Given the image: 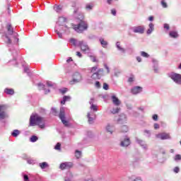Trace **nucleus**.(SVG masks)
<instances>
[{
  "instance_id": "1",
  "label": "nucleus",
  "mask_w": 181,
  "mask_h": 181,
  "mask_svg": "<svg viewBox=\"0 0 181 181\" xmlns=\"http://www.w3.org/2000/svg\"><path fill=\"white\" fill-rule=\"evenodd\" d=\"M74 16L76 18V19H78V21H80L78 25H73V29L74 31L77 32V33H81L82 32H84V30H87L88 27L87 25V23L83 21L84 19V14L80 11V8H74Z\"/></svg>"
},
{
  "instance_id": "2",
  "label": "nucleus",
  "mask_w": 181,
  "mask_h": 181,
  "mask_svg": "<svg viewBox=\"0 0 181 181\" xmlns=\"http://www.w3.org/2000/svg\"><path fill=\"white\" fill-rule=\"evenodd\" d=\"M13 35L16 40L15 43H18V42H19V38H18V33L13 32V28H12V24L9 23L7 25V33L4 34V36L6 37L5 42L8 47L12 45V40H11V38L9 37V35Z\"/></svg>"
},
{
  "instance_id": "3",
  "label": "nucleus",
  "mask_w": 181,
  "mask_h": 181,
  "mask_svg": "<svg viewBox=\"0 0 181 181\" xmlns=\"http://www.w3.org/2000/svg\"><path fill=\"white\" fill-rule=\"evenodd\" d=\"M35 125H38L41 129H44L46 127L43 122V117L37 114L32 115L30 117V127H35Z\"/></svg>"
},
{
  "instance_id": "4",
  "label": "nucleus",
  "mask_w": 181,
  "mask_h": 181,
  "mask_svg": "<svg viewBox=\"0 0 181 181\" xmlns=\"http://www.w3.org/2000/svg\"><path fill=\"white\" fill-rule=\"evenodd\" d=\"M69 42L73 45L77 46L78 47H81V49L83 53L88 54V53H90V47H88V45L87 44L86 42H84L83 40H81V41L77 40L74 38H71L69 40Z\"/></svg>"
},
{
  "instance_id": "5",
  "label": "nucleus",
  "mask_w": 181,
  "mask_h": 181,
  "mask_svg": "<svg viewBox=\"0 0 181 181\" xmlns=\"http://www.w3.org/2000/svg\"><path fill=\"white\" fill-rule=\"evenodd\" d=\"M54 30L59 39H62L63 32H65L66 33H70V28L67 27V25H57L55 26Z\"/></svg>"
},
{
  "instance_id": "6",
  "label": "nucleus",
  "mask_w": 181,
  "mask_h": 181,
  "mask_svg": "<svg viewBox=\"0 0 181 181\" xmlns=\"http://www.w3.org/2000/svg\"><path fill=\"white\" fill-rule=\"evenodd\" d=\"M66 110L65 107H61L60 108V112L59 114V118L61 119L62 124L64 125V127H70V123L68 122L67 119H66V112H64Z\"/></svg>"
},
{
  "instance_id": "7",
  "label": "nucleus",
  "mask_w": 181,
  "mask_h": 181,
  "mask_svg": "<svg viewBox=\"0 0 181 181\" xmlns=\"http://www.w3.org/2000/svg\"><path fill=\"white\" fill-rule=\"evenodd\" d=\"M81 81H83V76L80 72H75L72 75V80L69 81V84L74 85L81 83Z\"/></svg>"
},
{
  "instance_id": "8",
  "label": "nucleus",
  "mask_w": 181,
  "mask_h": 181,
  "mask_svg": "<svg viewBox=\"0 0 181 181\" xmlns=\"http://www.w3.org/2000/svg\"><path fill=\"white\" fill-rule=\"evenodd\" d=\"M168 77L176 84L181 85V74L175 72H170L168 74Z\"/></svg>"
},
{
  "instance_id": "9",
  "label": "nucleus",
  "mask_w": 181,
  "mask_h": 181,
  "mask_svg": "<svg viewBox=\"0 0 181 181\" xmlns=\"http://www.w3.org/2000/svg\"><path fill=\"white\" fill-rule=\"evenodd\" d=\"M131 30L133 33H139L143 35L145 32V27L144 25H137L131 28Z\"/></svg>"
},
{
  "instance_id": "10",
  "label": "nucleus",
  "mask_w": 181,
  "mask_h": 181,
  "mask_svg": "<svg viewBox=\"0 0 181 181\" xmlns=\"http://www.w3.org/2000/svg\"><path fill=\"white\" fill-rule=\"evenodd\" d=\"M156 138H157V139H160L161 141H165L166 139H172L170 134L166 132L158 133L156 134Z\"/></svg>"
},
{
  "instance_id": "11",
  "label": "nucleus",
  "mask_w": 181,
  "mask_h": 181,
  "mask_svg": "<svg viewBox=\"0 0 181 181\" xmlns=\"http://www.w3.org/2000/svg\"><path fill=\"white\" fill-rule=\"evenodd\" d=\"M131 145V140L129 139V137L125 136L123 140L120 142V146H122L123 148H127Z\"/></svg>"
},
{
  "instance_id": "12",
  "label": "nucleus",
  "mask_w": 181,
  "mask_h": 181,
  "mask_svg": "<svg viewBox=\"0 0 181 181\" xmlns=\"http://www.w3.org/2000/svg\"><path fill=\"white\" fill-rule=\"evenodd\" d=\"M73 168V163L65 162L60 164L59 169L64 170V169H71Z\"/></svg>"
},
{
  "instance_id": "13",
  "label": "nucleus",
  "mask_w": 181,
  "mask_h": 181,
  "mask_svg": "<svg viewBox=\"0 0 181 181\" xmlns=\"http://www.w3.org/2000/svg\"><path fill=\"white\" fill-rule=\"evenodd\" d=\"M143 88L141 86H134L131 89V93L133 95H138V94H141L142 93Z\"/></svg>"
},
{
  "instance_id": "14",
  "label": "nucleus",
  "mask_w": 181,
  "mask_h": 181,
  "mask_svg": "<svg viewBox=\"0 0 181 181\" xmlns=\"http://www.w3.org/2000/svg\"><path fill=\"white\" fill-rule=\"evenodd\" d=\"M127 115L121 113L117 119L118 124H127Z\"/></svg>"
},
{
  "instance_id": "15",
  "label": "nucleus",
  "mask_w": 181,
  "mask_h": 181,
  "mask_svg": "<svg viewBox=\"0 0 181 181\" xmlns=\"http://www.w3.org/2000/svg\"><path fill=\"white\" fill-rule=\"evenodd\" d=\"M136 144L140 145V146H141L143 149H145L146 151V149H148V145H146V143L145 142V141L140 139L138 137H136Z\"/></svg>"
},
{
  "instance_id": "16",
  "label": "nucleus",
  "mask_w": 181,
  "mask_h": 181,
  "mask_svg": "<svg viewBox=\"0 0 181 181\" xmlns=\"http://www.w3.org/2000/svg\"><path fill=\"white\" fill-rule=\"evenodd\" d=\"M152 63L154 73H159V64L158 62V60L153 59Z\"/></svg>"
},
{
  "instance_id": "17",
  "label": "nucleus",
  "mask_w": 181,
  "mask_h": 181,
  "mask_svg": "<svg viewBox=\"0 0 181 181\" xmlns=\"http://www.w3.org/2000/svg\"><path fill=\"white\" fill-rule=\"evenodd\" d=\"M111 100L114 104V105H121V101L119 100V99H118V98H117V96L115 95H112L111 96Z\"/></svg>"
},
{
  "instance_id": "18",
  "label": "nucleus",
  "mask_w": 181,
  "mask_h": 181,
  "mask_svg": "<svg viewBox=\"0 0 181 181\" xmlns=\"http://www.w3.org/2000/svg\"><path fill=\"white\" fill-rule=\"evenodd\" d=\"M155 30V24L153 23H150L148 24V29L146 31L147 35H151L152 32Z\"/></svg>"
},
{
  "instance_id": "19",
  "label": "nucleus",
  "mask_w": 181,
  "mask_h": 181,
  "mask_svg": "<svg viewBox=\"0 0 181 181\" xmlns=\"http://www.w3.org/2000/svg\"><path fill=\"white\" fill-rule=\"evenodd\" d=\"M116 47L119 52H121V53H126L127 50L125 48L121 47V42L117 41L116 42Z\"/></svg>"
},
{
  "instance_id": "20",
  "label": "nucleus",
  "mask_w": 181,
  "mask_h": 181,
  "mask_svg": "<svg viewBox=\"0 0 181 181\" xmlns=\"http://www.w3.org/2000/svg\"><path fill=\"white\" fill-rule=\"evenodd\" d=\"M67 19L65 17H59L58 19V21L57 23V25L59 26H64V23H66V21Z\"/></svg>"
},
{
  "instance_id": "21",
  "label": "nucleus",
  "mask_w": 181,
  "mask_h": 181,
  "mask_svg": "<svg viewBox=\"0 0 181 181\" xmlns=\"http://www.w3.org/2000/svg\"><path fill=\"white\" fill-rule=\"evenodd\" d=\"M99 42L102 46V47H103L104 49H107V47L108 46V42L105 40L104 38H103V37L99 38Z\"/></svg>"
},
{
  "instance_id": "22",
  "label": "nucleus",
  "mask_w": 181,
  "mask_h": 181,
  "mask_svg": "<svg viewBox=\"0 0 181 181\" xmlns=\"http://www.w3.org/2000/svg\"><path fill=\"white\" fill-rule=\"evenodd\" d=\"M4 93L6 95H13L15 94V90L13 88H6L4 89Z\"/></svg>"
},
{
  "instance_id": "23",
  "label": "nucleus",
  "mask_w": 181,
  "mask_h": 181,
  "mask_svg": "<svg viewBox=\"0 0 181 181\" xmlns=\"http://www.w3.org/2000/svg\"><path fill=\"white\" fill-rule=\"evenodd\" d=\"M37 86L39 88V90H44L45 94H48V93H50V90L45 88V84L40 83H37Z\"/></svg>"
},
{
  "instance_id": "24",
  "label": "nucleus",
  "mask_w": 181,
  "mask_h": 181,
  "mask_svg": "<svg viewBox=\"0 0 181 181\" xmlns=\"http://www.w3.org/2000/svg\"><path fill=\"white\" fill-rule=\"evenodd\" d=\"M6 113L4 112V105H0V119H5Z\"/></svg>"
},
{
  "instance_id": "25",
  "label": "nucleus",
  "mask_w": 181,
  "mask_h": 181,
  "mask_svg": "<svg viewBox=\"0 0 181 181\" xmlns=\"http://www.w3.org/2000/svg\"><path fill=\"white\" fill-rule=\"evenodd\" d=\"M169 36L173 39H177V37H179V34L177 31H170Z\"/></svg>"
},
{
  "instance_id": "26",
  "label": "nucleus",
  "mask_w": 181,
  "mask_h": 181,
  "mask_svg": "<svg viewBox=\"0 0 181 181\" xmlns=\"http://www.w3.org/2000/svg\"><path fill=\"white\" fill-rule=\"evenodd\" d=\"M20 134H21V131H19L18 129H14L11 132V136H13L14 138H18V136H19Z\"/></svg>"
},
{
  "instance_id": "27",
  "label": "nucleus",
  "mask_w": 181,
  "mask_h": 181,
  "mask_svg": "<svg viewBox=\"0 0 181 181\" xmlns=\"http://www.w3.org/2000/svg\"><path fill=\"white\" fill-rule=\"evenodd\" d=\"M91 78H93V80H100V78H101V76H100L97 72H94L91 76Z\"/></svg>"
},
{
  "instance_id": "28",
  "label": "nucleus",
  "mask_w": 181,
  "mask_h": 181,
  "mask_svg": "<svg viewBox=\"0 0 181 181\" xmlns=\"http://www.w3.org/2000/svg\"><path fill=\"white\" fill-rule=\"evenodd\" d=\"M71 98L70 96L64 95L63 97L62 100H61V104H63V105L66 104V101H70Z\"/></svg>"
},
{
  "instance_id": "29",
  "label": "nucleus",
  "mask_w": 181,
  "mask_h": 181,
  "mask_svg": "<svg viewBox=\"0 0 181 181\" xmlns=\"http://www.w3.org/2000/svg\"><path fill=\"white\" fill-rule=\"evenodd\" d=\"M39 166L42 169H46V168H49V164L46 162H42V163H39Z\"/></svg>"
},
{
  "instance_id": "30",
  "label": "nucleus",
  "mask_w": 181,
  "mask_h": 181,
  "mask_svg": "<svg viewBox=\"0 0 181 181\" xmlns=\"http://www.w3.org/2000/svg\"><path fill=\"white\" fill-rule=\"evenodd\" d=\"M93 8H94V4H93V3L88 4L86 6V9L87 11H92Z\"/></svg>"
},
{
  "instance_id": "31",
  "label": "nucleus",
  "mask_w": 181,
  "mask_h": 181,
  "mask_svg": "<svg viewBox=\"0 0 181 181\" xmlns=\"http://www.w3.org/2000/svg\"><path fill=\"white\" fill-rule=\"evenodd\" d=\"M129 179L131 181H142V178H141V177L132 176Z\"/></svg>"
},
{
  "instance_id": "32",
  "label": "nucleus",
  "mask_w": 181,
  "mask_h": 181,
  "mask_svg": "<svg viewBox=\"0 0 181 181\" xmlns=\"http://www.w3.org/2000/svg\"><path fill=\"white\" fill-rule=\"evenodd\" d=\"M54 10L56 11L58 13L62 12V6H54Z\"/></svg>"
},
{
  "instance_id": "33",
  "label": "nucleus",
  "mask_w": 181,
  "mask_h": 181,
  "mask_svg": "<svg viewBox=\"0 0 181 181\" xmlns=\"http://www.w3.org/2000/svg\"><path fill=\"white\" fill-rule=\"evenodd\" d=\"M128 126L123 125L121 127L120 131L121 132H128Z\"/></svg>"
},
{
  "instance_id": "34",
  "label": "nucleus",
  "mask_w": 181,
  "mask_h": 181,
  "mask_svg": "<svg viewBox=\"0 0 181 181\" xmlns=\"http://www.w3.org/2000/svg\"><path fill=\"white\" fill-rule=\"evenodd\" d=\"M90 110L96 112V111H98V107L97 106V105H90Z\"/></svg>"
},
{
  "instance_id": "35",
  "label": "nucleus",
  "mask_w": 181,
  "mask_h": 181,
  "mask_svg": "<svg viewBox=\"0 0 181 181\" xmlns=\"http://www.w3.org/2000/svg\"><path fill=\"white\" fill-rule=\"evenodd\" d=\"M38 139H39V137H37V136L33 135L30 137V142H36Z\"/></svg>"
},
{
  "instance_id": "36",
  "label": "nucleus",
  "mask_w": 181,
  "mask_h": 181,
  "mask_svg": "<svg viewBox=\"0 0 181 181\" xmlns=\"http://www.w3.org/2000/svg\"><path fill=\"white\" fill-rule=\"evenodd\" d=\"M95 119V117L89 116L88 117V124H94V120Z\"/></svg>"
},
{
  "instance_id": "37",
  "label": "nucleus",
  "mask_w": 181,
  "mask_h": 181,
  "mask_svg": "<svg viewBox=\"0 0 181 181\" xmlns=\"http://www.w3.org/2000/svg\"><path fill=\"white\" fill-rule=\"evenodd\" d=\"M75 156L77 159H80V158H81V151L76 150L75 152Z\"/></svg>"
},
{
  "instance_id": "38",
  "label": "nucleus",
  "mask_w": 181,
  "mask_h": 181,
  "mask_svg": "<svg viewBox=\"0 0 181 181\" xmlns=\"http://www.w3.org/2000/svg\"><path fill=\"white\" fill-rule=\"evenodd\" d=\"M160 5L164 8H168V3H166V1L165 0H161Z\"/></svg>"
},
{
  "instance_id": "39",
  "label": "nucleus",
  "mask_w": 181,
  "mask_h": 181,
  "mask_svg": "<svg viewBox=\"0 0 181 181\" xmlns=\"http://www.w3.org/2000/svg\"><path fill=\"white\" fill-rule=\"evenodd\" d=\"M106 131H107V132H109V134H110V135H112V127H111L110 126V124H107V126L106 127Z\"/></svg>"
},
{
  "instance_id": "40",
  "label": "nucleus",
  "mask_w": 181,
  "mask_h": 181,
  "mask_svg": "<svg viewBox=\"0 0 181 181\" xmlns=\"http://www.w3.org/2000/svg\"><path fill=\"white\" fill-rule=\"evenodd\" d=\"M27 163L29 164V165H35V163H36V161L32 158H28L27 159Z\"/></svg>"
},
{
  "instance_id": "41",
  "label": "nucleus",
  "mask_w": 181,
  "mask_h": 181,
  "mask_svg": "<svg viewBox=\"0 0 181 181\" xmlns=\"http://www.w3.org/2000/svg\"><path fill=\"white\" fill-rule=\"evenodd\" d=\"M119 110H120V108H119V107L113 108L111 110V113L112 114H118V112H119Z\"/></svg>"
},
{
  "instance_id": "42",
  "label": "nucleus",
  "mask_w": 181,
  "mask_h": 181,
  "mask_svg": "<svg viewBox=\"0 0 181 181\" xmlns=\"http://www.w3.org/2000/svg\"><path fill=\"white\" fill-rule=\"evenodd\" d=\"M163 28L165 30V32H168V30H169L170 29V25H169V24H168V23H164Z\"/></svg>"
},
{
  "instance_id": "43",
  "label": "nucleus",
  "mask_w": 181,
  "mask_h": 181,
  "mask_svg": "<svg viewBox=\"0 0 181 181\" xmlns=\"http://www.w3.org/2000/svg\"><path fill=\"white\" fill-rule=\"evenodd\" d=\"M97 70H98V66H95L92 68H90V73H97Z\"/></svg>"
},
{
  "instance_id": "44",
  "label": "nucleus",
  "mask_w": 181,
  "mask_h": 181,
  "mask_svg": "<svg viewBox=\"0 0 181 181\" xmlns=\"http://www.w3.org/2000/svg\"><path fill=\"white\" fill-rule=\"evenodd\" d=\"M141 56H142V57H146V59L149 57V54L144 51L141 52Z\"/></svg>"
},
{
  "instance_id": "45",
  "label": "nucleus",
  "mask_w": 181,
  "mask_h": 181,
  "mask_svg": "<svg viewBox=\"0 0 181 181\" xmlns=\"http://www.w3.org/2000/svg\"><path fill=\"white\" fill-rule=\"evenodd\" d=\"M174 160H175V162H177V160H181V155L180 154H176L175 158H174Z\"/></svg>"
},
{
  "instance_id": "46",
  "label": "nucleus",
  "mask_w": 181,
  "mask_h": 181,
  "mask_svg": "<svg viewBox=\"0 0 181 181\" xmlns=\"http://www.w3.org/2000/svg\"><path fill=\"white\" fill-rule=\"evenodd\" d=\"M96 72L100 76V78H101L103 74H104V69H99L97 70Z\"/></svg>"
},
{
  "instance_id": "47",
  "label": "nucleus",
  "mask_w": 181,
  "mask_h": 181,
  "mask_svg": "<svg viewBox=\"0 0 181 181\" xmlns=\"http://www.w3.org/2000/svg\"><path fill=\"white\" fill-rule=\"evenodd\" d=\"M61 148L62 144L60 143H57L54 146V149H56V151H60Z\"/></svg>"
},
{
  "instance_id": "48",
  "label": "nucleus",
  "mask_w": 181,
  "mask_h": 181,
  "mask_svg": "<svg viewBox=\"0 0 181 181\" xmlns=\"http://www.w3.org/2000/svg\"><path fill=\"white\" fill-rule=\"evenodd\" d=\"M51 112L53 115L57 116V110L54 107H52Z\"/></svg>"
},
{
  "instance_id": "49",
  "label": "nucleus",
  "mask_w": 181,
  "mask_h": 181,
  "mask_svg": "<svg viewBox=\"0 0 181 181\" xmlns=\"http://www.w3.org/2000/svg\"><path fill=\"white\" fill-rule=\"evenodd\" d=\"M87 117H93L95 118L96 117L95 113H94V112H88Z\"/></svg>"
},
{
  "instance_id": "50",
  "label": "nucleus",
  "mask_w": 181,
  "mask_h": 181,
  "mask_svg": "<svg viewBox=\"0 0 181 181\" xmlns=\"http://www.w3.org/2000/svg\"><path fill=\"white\" fill-rule=\"evenodd\" d=\"M47 87H54V83L52 81H47Z\"/></svg>"
},
{
  "instance_id": "51",
  "label": "nucleus",
  "mask_w": 181,
  "mask_h": 181,
  "mask_svg": "<svg viewBox=\"0 0 181 181\" xmlns=\"http://www.w3.org/2000/svg\"><path fill=\"white\" fill-rule=\"evenodd\" d=\"M59 92H61L62 94H66V93H67V88H64L62 89H59Z\"/></svg>"
},
{
  "instance_id": "52",
  "label": "nucleus",
  "mask_w": 181,
  "mask_h": 181,
  "mask_svg": "<svg viewBox=\"0 0 181 181\" xmlns=\"http://www.w3.org/2000/svg\"><path fill=\"white\" fill-rule=\"evenodd\" d=\"M173 172L174 173H179V172H180V168H179V167H175L173 168Z\"/></svg>"
},
{
  "instance_id": "53",
  "label": "nucleus",
  "mask_w": 181,
  "mask_h": 181,
  "mask_svg": "<svg viewBox=\"0 0 181 181\" xmlns=\"http://www.w3.org/2000/svg\"><path fill=\"white\" fill-rule=\"evenodd\" d=\"M95 87H96V88H101V84L100 83V81H96L95 83Z\"/></svg>"
},
{
  "instance_id": "54",
  "label": "nucleus",
  "mask_w": 181,
  "mask_h": 181,
  "mask_svg": "<svg viewBox=\"0 0 181 181\" xmlns=\"http://www.w3.org/2000/svg\"><path fill=\"white\" fill-rule=\"evenodd\" d=\"M144 134H146V136H148V138L151 137V131H149V130H144Z\"/></svg>"
},
{
  "instance_id": "55",
  "label": "nucleus",
  "mask_w": 181,
  "mask_h": 181,
  "mask_svg": "<svg viewBox=\"0 0 181 181\" xmlns=\"http://www.w3.org/2000/svg\"><path fill=\"white\" fill-rule=\"evenodd\" d=\"M110 86H108V84L107 83H103V89L104 90H109Z\"/></svg>"
},
{
  "instance_id": "56",
  "label": "nucleus",
  "mask_w": 181,
  "mask_h": 181,
  "mask_svg": "<svg viewBox=\"0 0 181 181\" xmlns=\"http://www.w3.org/2000/svg\"><path fill=\"white\" fill-rule=\"evenodd\" d=\"M24 73H27L28 76H30V73H29V68L24 67Z\"/></svg>"
},
{
  "instance_id": "57",
  "label": "nucleus",
  "mask_w": 181,
  "mask_h": 181,
  "mask_svg": "<svg viewBox=\"0 0 181 181\" xmlns=\"http://www.w3.org/2000/svg\"><path fill=\"white\" fill-rule=\"evenodd\" d=\"M97 37H98L96 35H90L88 37V39H90L91 40H94L97 39Z\"/></svg>"
},
{
  "instance_id": "58",
  "label": "nucleus",
  "mask_w": 181,
  "mask_h": 181,
  "mask_svg": "<svg viewBox=\"0 0 181 181\" xmlns=\"http://www.w3.org/2000/svg\"><path fill=\"white\" fill-rule=\"evenodd\" d=\"M111 13H112V15H113V16H117V11L115 8H113V9L111 10Z\"/></svg>"
},
{
  "instance_id": "59",
  "label": "nucleus",
  "mask_w": 181,
  "mask_h": 181,
  "mask_svg": "<svg viewBox=\"0 0 181 181\" xmlns=\"http://www.w3.org/2000/svg\"><path fill=\"white\" fill-rule=\"evenodd\" d=\"M90 59L92 60V62H93V63H95V62H97V59L95 58V57H94V56H90Z\"/></svg>"
},
{
  "instance_id": "60",
  "label": "nucleus",
  "mask_w": 181,
  "mask_h": 181,
  "mask_svg": "<svg viewBox=\"0 0 181 181\" xmlns=\"http://www.w3.org/2000/svg\"><path fill=\"white\" fill-rule=\"evenodd\" d=\"M23 179H24V181H29V176H28V175H24Z\"/></svg>"
},
{
  "instance_id": "61",
  "label": "nucleus",
  "mask_w": 181,
  "mask_h": 181,
  "mask_svg": "<svg viewBox=\"0 0 181 181\" xmlns=\"http://www.w3.org/2000/svg\"><path fill=\"white\" fill-rule=\"evenodd\" d=\"M152 119L153 121H158V115H153Z\"/></svg>"
},
{
  "instance_id": "62",
  "label": "nucleus",
  "mask_w": 181,
  "mask_h": 181,
  "mask_svg": "<svg viewBox=\"0 0 181 181\" xmlns=\"http://www.w3.org/2000/svg\"><path fill=\"white\" fill-rule=\"evenodd\" d=\"M76 56H78V57H79L80 59L83 57V54H81V52H76Z\"/></svg>"
},
{
  "instance_id": "63",
  "label": "nucleus",
  "mask_w": 181,
  "mask_h": 181,
  "mask_svg": "<svg viewBox=\"0 0 181 181\" xmlns=\"http://www.w3.org/2000/svg\"><path fill=\"white\" fill-rule=\"evenodd\" d=\"M129 83H132L134 82V76L129 77L128 79Z\"/></svg>"
},
{
  "instance_id": "64",
  "label": "nucleus",
  "mask_w": 181,
  "mask_h": 181,
  "mask_svg": "<svg viewBox=\"0 0 181 181\" xmlns=\"http://www.w3.org/2000/svg\"><path fill=\"white\" fill-rule=\"evenodd\" d=\"M154 129H159V124L158 123L154 124Z\"/></svg>"
}]
</instances>
